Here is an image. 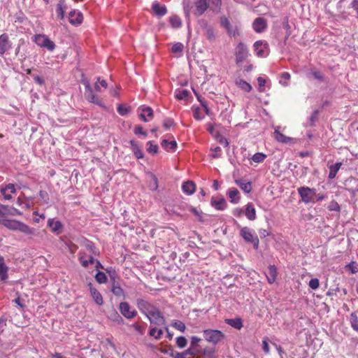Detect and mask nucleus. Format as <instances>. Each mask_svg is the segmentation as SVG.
<instances>
[{"mask_svg": "<svg viewBox=\"0 0 358 358\" xmlns=\"http://www.w3.org/2000/svg\"><path fill=\"white\" fill-rule=\"evenodd\" d=\"M65 8V6L62 2L57 5L56 13L57 17L60 20H63L64 18Z\"/></svg>", "mask_w": 358, "mask_h": 358, "instance_id": "nucleus-46", "label": "nucleus"}, {"mask_svg": "<svg viewBox=\"0 0 358 358\" xmlns=\"http://www.w3.org/2000/svg\"><path fill=\"white\" fill-rule=\"evenodd\" d=\"M328 209L330 210V211H336V212H339L341 210V208H340V206L339 204L334 200L331 201L329 206H328Z\"/></svg>", "mask_w": 358, "mask_h": 358, "instance_id": "nucleus-57", "label": "nucleus"}, {"mask_svg": "<svg viewBox=\"0 0 358 358\" xmlns=\"http://www.w3.org/2000/svg\"><path fill=\"white\" fill-rule=\"evenodd\" d=\"M266 158V155L262 152H257L252 157V160L255 163H261Z\"/></svg>", "mask_w": 358, "mask_h": 358, "instance_id": "nucleus-51", "label": "nucleus"}, {"mask_svg": "<svg viewBox=\"0 0 358 358\" xmlns=\"http://www.w3.org/2000/svg\"><path fill=\"white\" fill-rule=\"evenodd\" d=\"M193 117L196 120H202L204 118V115L199 107L193 108Z\"/></svg>", "mask_w": 358, "mask_h": 358, "instance_id": "nucleus-55", "label": "nucleus"}, {"mask_svg": "<svg viewBox=\"0 0 358 358\" xmlns=\"http://www.w3.org/2000/svg\"><path fill=\"white\" fill-rule=\"evenodd\" d=\"M111 320H113L114 322H116L118 324H121L123 322L122 317L118 314L117 312L115 311L110 317Z\"/></svg>", "mask_w": 358, "mask_h": 358, "instance_id": "nucleus-64", "label": "nucleus"}, {"mask_svg": "<svg viewBox=\"0 0 358 358\" xmlns=\"http://www.w3.org/2000/svg\"><path fill=\"white\" fill-rule=\"evenodd\" d=\"M90 294L93 300L97 305L101 306L103 303L101 294L96 289L93 287L91 283H90Z\"/></svg>", "mask_w": 358, "mask_h": 358, "instance_id": "nucleus-23", "label": "nucleus"}, {"mask_svg": "<svg viewBox=\"0 0 358 358\" xmlns=\"http://www.w3.org/2000/svg\"><path fill=\"white\" fill-rule=\"evenodd\" d=\"M205 341L213 345H216L224 341L225 334L220 330L207 329L203 330Z\"/></svg>", "mask_w": 358, "mask_h": 358, "instance_id": "nucleus-2", "label": "nucleus"}, {"mask_svg": "<svg viewBox=\"0 0 358 358\" xmlns=\"http://www.w3.org/2000/svg\"><path fill=\"white\" fill-rule=\"evenodd\" d=\"M110 291L116 296H123L124 298V291L120 287L111 286Z\"/></svg>", "mask_w": 358, "mask_h": 358, "instance_id": "nucleus-52", "label": "nucleus"}, {"mask_svg": "<svg viewBox=\"0 0 358 358\" xmlns=\"http://www.w3.org/2000/svg\"><path fill=\"white\" fill-rule=\"evenodd\" d=\"M171 26L174 29L180 28L182 25L180 18L178 15H173L169 19Z\"/></svg>", "mask_w": 358, "mask_h": 358, "instance_id": "nucleus-41", "label": "nucleus"}, {"mask_svg": "<svg viewBox=\"0 0 358 358\" xmlns=\"http://www.w3.org/2000/svg\"><path fill=\"white\" fill-rule=\"evenodd\" d=\"M154 14L158 17H162L167 13L166 7L157 2H154L152 6Z\"/></svg>", "mask_w": 358, "mask_h": 358, "instance_id": "nucleus-22", "label": "nucleus"}, {"mask_svg": "<svg viewBox=\"0 0 358 358\" xmlns=\"http://www.w3.org/2000/svg\"><path fill=\"white\" fill-rule=\"evenodd\" d=\"M88 101L93 103L100 107L106 108L104 103L102 102L101 100L99 99V98L96 94L92 96L90 100H89Z\"/></svg>", "mask_w": 358, "mask_h": 358, "instance_id": "nucleus-59", "label": "nucleus"}, {"mask_svg": "<svg viewBox=\"0 0 358 358\" xmlns=\"http://www.w3.org/2000/svg\"><path fill=\"white\" fill-rule=\"evenodd\" d=\"M83 20V14L81 12L76 10H71L69 13V22L73 25H79L82 23Z\"/></svg>", "mask_w": 358, "mask_h": 358, "instance_id": "nucleus-12", "label": "nucleus"}, {"mask_svg": "<svg viewBox=\"0 0 358 358\" xmlns=\"http://www.w3.org/2000/svg\"><path fill=\"white\" fill-rule=\"evenodd\" d=\"M95 280L99 284H103L107 282V277L105 273L99 271L95 275Z\"/></svg>", "mask_w": 358, "mask_h": 358, "instance_id": "nucleus-47", "label": "nucleus"}, {"mask_svg": "<svg viewBox=\"0 0 358 358\" xmlns=\"http://www.w3.org/2000/svg\"><path fill=\"white\" fill-rule=\"evenodd\" d=\"M235 55L236 63L245 61L248 55L247 46L243 43H239L236 48Z\"/></svg>", "mask_w": 358, "mask_h": 358, "instance_id": "nucleus-9", "label": "nucleus"}, {"mask_svg": "<svg viewBox=\"0 0 358 358\" xmlns=\"http://www.w3.org/2000/svg\"><path fill=\"white\" fill-rule=\"evenodd\" d=\"M225 322L231 327L240 330L243 327V320L240 317L227 319Z\"/></svg>", "mask_w": 358, "mask_h": 358, "instance_id": "nucleus-32", "label": "nucleus"}, {"mask_svg": "<svg viewBox=\"0 0 358 358\" xmlns=\"http://www.w3.org/2000/svg\"><path fill=\"white\" fill-rule=\"evenodd\" d=\"M342 166V163L341 162H336V164H333V165H331L329 166V179H334L338 171H339V169H341Z\"/></svg>", "mask_w": 358, "mask_h": 358, "instance_id": "nucleus-36", "label": "nucleus"}, {"mask_svg": "<svg viewBox=\"0 0 358 358\" xmlns=\"http://www.w3.org/2000/svg\"><path fill=\"white\" fill-rule=\"evenodd\" d=\"M106 272L110 277V281H114L117 278V273L115 269L111 266L105 268Z\"/></svg>", "mask_w": 358, "mask_h": 358, "instance_id": "nucleus-53", "label": "nucleus"}, {"mask_svg": "<svg viewBox=\"0 0 358 358\" xmlns=\"http://www.w3.org/2000/svg\"><path fill=\"white\" fill-rule=\"evenodd\" d=\"M196 15L198 16L202 15L206 10L210 7L207 0H196Z\"/></svg>", "mask_w": 358, "mask_h": 358, "instance_id": "nucleus-15", "label": "nucleus"}, {"mask_svg": "<svg viewBox=\"0 0 358 358\" xmlns=\"http://www.w3.org/2000/svg\"><path fill=\"white\" fill-rule=\"evenodd\" d=\"M267 26L266 20L263 17L256 18L252 23V28L257 33L262 32Z\"/></svg>", "mask_w": 358, "mask_h": 358, "instance_id": "nucleus-16", "label": "nucleus"}, {"mask_svg": "<svg viewBox=\"0 0 358 358\" xmlns=\"http://www.w3.org/2000/svg\"><path fill=\"white\" fill-rule=\"evenodd\" d=\"M117 111L120 115L124 116L129 113V109L127 106L120 104L117 106Z\"/></svg>", "mask_w": 358, "mask_h": 358, "instance_id": "nucleus-60", "label": "nucleus"}, {"mask_svg": "<svg viewBox=\"0 0 358 358\" xmlns=\"http://www.w3.org/2000/svg\"><path fill=\"white\" fill-rule=\"evenodd\" d=\"M136 305L139 311L145 317H148V315H150V313L157 308L156 305L143 298H138Z\"/></svg>", "mask_w": 358, "mask_h": 358, "instance_id": "nucleus-6", "label": "nucleus"}, {"mask_svg": "<svg viewBox=\"0 0 358 358\" xmlns=\"http://www.w3.org/2000/svg\"><path fill=\"white\" fill-rule=\"evenodd\" d=\"M81 245L83 247H85L87 250H89L92 255H99V252L92 241L83 238L81 240Z\"/></svg>", "mask_w": 358, "mask_h": 358, "instance_id": "nucleus-18", "label": "nucleus"}, {"mask_svg": "<svg viewBox=\"0 0 358 358\" xmlns=\"http://www.w3.org/2000/svg\"><path fill=\"white\" fill-rule=\"evenodd\" d=\"M228 196L232 203H238L240 200L239 191L236 188H231L228 190Z\"/></svg>", "mask_w": 358, "mask_h": 358, "instance_id": "nucleus-33", "label": "nucleus"}, {"mask_svg": "<svg viewBox=\"0 0 358 358\" xmlns=\"http://www.w3.org/2000/svg\"><path fill=\"white\" fill-rule=\"evenodd\" d=\"M349 322L352 329L358 332V317L355 312H352L350 315Z\"/></svg>", "mask_w": 358, "mask_h": 358, "instance_id": "nucleus-38", "label": "nucleus"}, {"mask_svg": "<svg viewBox=\"0 0 358 358\" xmlns=\"http://www.w3.org/2000/svg\"><path fill=\"white\" fill-rule=\"evenodd\" d=\"M201 350L190 345L189 348L182 352L176 353V358H186L187 355L196 356L200 354Z\"/></svg>", "mask_w": 358, "mask_h": 358, "instance_id": "nucleus-17", "label": "nucleus"}, {"mask_svg": "<svg viewBox=\"0 0 358 358\" xmlns=\"http://www.w3.org/2000/svg\"><path fill=\"white\" fill-rule=\"evenodd\" d=\"M163 334L164 331L162 329H157L156 327H152L149 331V335L154 337L156 340H159Z\"/></svg>", "mask_w": 358, "mask_h": 358, "instance_id": "nucleus-43", "label": "nucleus"}, {"mask_svg": "<svg viewBox=\"0 0 358 358\" xmlns=\"http://www.w3.org/2000/svg\"><path fill=\"white\" fill-rule=\"evenodd\" d=\"M79 262L80 263V264L82 265L83 267L84 268H87L89 266L90 264L88 262V260H87L85 257V253L83 252L82 251H80L79 252Z\"/></svg>", "mask_w": 358, "mask_h": 358, "instance_id": "nucleus-56", "label": "nucleus"}, {"mask_svg": "<svg viewBox=\"0 0 358 358\" xmlns=\"http://www.w3.org/2000/svg\"><path fill=\"white\" fill-rule=\"evenodd\" d=\"M189 211L192 213L194 215L198 217L199 222H203L202 212L198 210L196 208L193 206H190L189 208Z\"/></svg>", "mask_w": 358, "mask_h": 358, "instance_id": "nucleus-58", "label": "nucleus"}, {"mask_svg": "<svg viewBox=\"0 0 358 358\" xmlns=\"http://www.w3.org/2000/svg\"><path fill=\"white\" fill-rule=\"evenodd\" d=\"M0 192L5 200H10L12 198L11 194H15L16 189L15 188L14 185L8 184L6 186H1Z\"/></svg>", "mask_w": 358, "mask_h": 358, "instance_id": "nucleus-11", "label": "nucleus"}, {"mask_svg": "<svg viewBox=\"0 0 358 358\" xmlns=\"http://www.w3.org/2000/svg\"><path fill=\"white\" fill-rule=\"evenodd\" d=\"M187 344V341L184 336H178L176 338V345L179 348H184Z\"/></svg>", "mask_w": 358, "mask_h": 358, "instance_id": "nucleus-54", "label": "nucleus"}, {"mask_svg": "<svg viewBox=\"0 0 358 358\" xmlns=\"http://www.w3.org/2000/svg\"><path fill=\"white\" fill-rule=\"evenodd\" d=\"M48 225L51 228L52 232H59L62 227V224L60 221H55L53 219L48 220Z\"/></svg>", "mask_w": 358, "mask_h": 358, "instance_id": "nucleus-35", "label": "nucleus"}, {"mask_svg": "<svg viewBox=\"0 0 358 358\" xmlns=\"http://www.w3.org/2000/svg\"><path fill=\"white\" fill-rule=\"evenodd\" d=\"M33 41L42 48L52 52L55 48V44L49 37L44 34H36L33 36Z\"/></svg>", "mask_w": 358, "mask_h": 358, "instance_id": "nucleus-5", "label": "nucleus"}, {"mask_svg": "<svg viewBox=\"0 0 358 358\" xmlns=\"http://www.w3.org/2000/svg\"><path fill=\"white\" fill-rule=\"evenodd\" d=\"M119 310L125 318L129 320L133 319L138 314L137 311L135 309H132L129 303L126 301L120 303Z\"/></svg>", "mask_w": 358, "mask_h": 358, "instance_id": "nucleus-7", "label": "nucleus"}, {"mask_svg": "<svg viewBox=\"0 0 358 358\" xmlns=\"http://www.w3.org/2000/svg\"><path fill=\"white\" fill-rule=\"evenodd\" d=\"M138 110H141L139 114L140 118L143 122H148V120L146 118V117H152L153 116V110L152 108L149 106H142L139 108Z\"/></svg>", "mask_w": 358, "mask_h": 358, "instance_id": "nucleus-25", "label": "nucleus"}, {"mask_svg": "<svg viewBox=\"0 0 358 358\" xmlns=\"http://www.w3.org/2000/svg\"><path fill=\"white\" fill-rule=\"evenodd\" d=\"M277 268L275 265H269L268 267V274L266 275V278L268 282L270 284H273L277 278Z\"/></svg>", "mask_w": 358, "mask_h": 358, "instance_id": "nucleus-27", "label": "nucleus"}, {"mask_svg": "<svg viewBox=\"0 0 358 358\" xmlns=\"http://www.w3.org/2000/svg\"><path fill=\"white\" fill-rule=\"evenodd\" d=\"M220 24L222 27H223L228 36L231 38H236L241 35V23L235 22L232 23L229 21L228 17L223 15L220 17Z\"/></svg>", "mask_w": 358, "mask_h": 358, "instance_id": "nucleus-1", "label": "nucleus"}, {"mask_svg": "<svg viewBox=\"0 0 358 358\" xmlns=\"http://www.w3.org/2000/svg\"><path fill=\"white\" fill-rule=\"evenodd\" d=\"M146 317L149 320L151 324L156 325H163L166 322V319L158 307L150 313V315H148V317Z\"/></svg>", "mask_w": 358, "mask_h": 358, "instance_id": "nucleus-8", "label": "nucleus"}, {"mask_svg": "<svg viewBox=\"0 0 358 358\" xmlns=\"http://www.w3.org/2000/svg\"><path fill=\"white\" fill-rule=\"evenodd\" d=\"M184 48V45L182 43H175L171 48V50L173 52L177 53V52H182Z\"/></svg>", "mask_w": 358, "mask_h": 358, "instance_id": "nucleus-61", "label": "nucleus"}, {"mask_svg": "<svg viewBox=\"0 0 358 358\" xmlns=\"http://www.w3.org/2000/svg\"><path fill=\"white\" fill-rule=\"evenodd\" d=\"M129 143L131 145L132 152L136 157V158L138 159H143L144 157V153L141 148L137 143V142L135 141L134 140H131L129 141Z\"/></svg>", "mask_w": 358, "mask_h": 358, "instance_id": "nucleus-19", "label": "nucleus"}, {"mask_svg": "<svg viewBox=\"0 0 358 358\" xmlns=\"http://www.w3.org/2000/svg\"><path fill=\"white\" fill-rule=\"evenodd\" d=\"M7 271L8 268L4 264V259L2 257L0 256V279L1 280H5L7 279Z\"/></svg>", "mask_w": 358, "mask_h": 358, "instance_id": "nucleus-39", "label": "nucleus"}, {"mask_svg": "<svg viewBox=\"0 0 358 358\" xmlns=\"http://www.w3.org/2000/svg\"><path fill=\"white\" fill-rule=\"evenodd\" d=\"M301 200L306 204L315 203V195H316V189L306 186H301L297 189Z\"/></svg>", "mask_w": 358, "mask_h": 358, "instance_id": "nucleus-4", "label": "nucleus"}, {"mask_svg": "<svg viewBox=\"0 0 358 358\" xmlns=\"http://www.w3.org/2000/svg\"><path fill=\"white\" fill-rule=\"evenodd\" d=\"M195 189L196 185L193 181L191 180L185 182L182 185V192L187 195H191L194 194Z\"/></svg>", "mask_w": 358, "mask_h": 358, "instance_id": "nucleus-26", "label": "nucleus"}, {"mask_svg": "<svg viewBox=\"0 0 358 358\" xmlns=\"http://www.w3.org/2000/svg\"><path fill=\"white\" fill-rule=\"evenodd\" d=\"M20 214V213L17 209L12 206H5L0 203V217L6 215H16Z\"/></svg>", "mask_w": 358, "mask_h": 358, "instance_id": "nucleus-14", "label": "nucleus"}, {"mask_svg": "<svg viewBox=\"0 0 358 358\" xmlns=\"http://www.w3.org/2000/svg\"><path fill=\"white\" fill-rule=\"evenodd\" d=\"M345 268L352 274H355L358 273V264L356 262L352 261L345 266Z\"/></svg>", "mask_w": 358, "mask_h": 358, "instance_id": "nucleus-49", "label": "nucleus"}, {"mask_svg": "<svg viewBox=\"0 0 358 358\" xmlns=\"http://www.w3.org/2000/svg\"><path fill=\"white\" fill-rule=\"evenodd\" d=\"M158 145L153 143L152 141L147 143V152L151 155H155L158 152Z\"/></svg>", "mask_w": 358, "mask_h": 358, "instance_id": "nucleus-45", "label": "nucleus"}, {"mask_svg": "<svg viewBox=\"0 0 358 358\" xmlns=\"http://www.w3.org/2000/svg\"><path fill=\"white\" fill-rule=\"evenodd\" d=\"M256 55L260 57H265L268 55V45L266 41H257L254 43Z\"/></svg>", "mask_w": 358, "mask_h": 358, "instance_id": "nucleus-10", "label": "nucleus"}, {"mask_svg": "<svg viewBox=\"0 0 358 358\" xmlns=\"http://www.w3.org/2000/svg\"><path fill=\"white\" fill-rule=\"evenodd\" d=\"M307 77L308 78L313 77L315 80H320V81H324V74L321 71L317 70L315 68H310L309 69V71L307 73Z\"/></svg>", "mask_w": 358, "mask_h": 358, "instance_id": "nucleus-31", "label": "nucleus"}, {"mask_svg": "<svg viewBox=\"0 0 358 358\" xmlns=\"http://www.w3.org/2000/svg\"><path fill=\"white\" fill-rule=\"evenodd\" d=\"M236 84L240 89L247 92H250L252 89L251 85L243 79L236 80Z\"/></svg>", "mask_w": 358, "mask_h": 358, "instance_id": "nucleus-37", "label": "nucleus"}, {"mask_svg": "<svg viewBox=\"0 0 358 358\" xmlns=\"http://www.w3.org/2000/svg\"><path fill=\"white\" fill-rule=\"evenodd\" d=\"M210 3V9L216 13H220L222 6L221 0H209Z\"/></svg>", "mask_w": 358, "mask_h": 358, "instance_id": "nucleus-42", "label": "nucleus"}, {"mask_svg": "<svg viewBox=\"0 0 358 358\" xmlns=\"http://www.w3.org/2000/svg\"><path fill=\"white\" fill-rule=\"evenodd\" d=\"M238 227L240 228V236L243 238V240L246 243L252 244L253 248L255 250H257L259 241L255 231L248 227H242L239 224H238Z\"/></svg>", "mask_w": 358, "mask_h": 358, "instance_id": "nucleus-3", "label": "nucleus"}, {"mask_svg": "<svg viewBox=\"0 0 358 358\" xmlns=\"http://www.w3.org/2000/svg\"><path fill=\"white\" fill-rule=\"evenodd\" d=\"M291 78L290 74L288 72H282L280 76L279 83L282 86H287L289 85L288 80Z\"/></svg>", "mask_w": 358, "mask_h": 358, "instance_id": "nucleus-44", "label": "nucleus"}, {"mask_svg": "<svg viewBox=\"0 0 358 358\" xmlns=\"http://www.w3.org/2000/svg\"><path fill=\"white\" fill-rule=\"evenodd\" d=\"M235 182L244 192L248 194L252 191V184L250 182H246L245 180L241 178L236 180Z\"/></svg>", "mask_w": 358, "mask_h": 358, "instance_id": "nucleus-28", "label": "nucleus"}, {"mask_svg": "<svg viewBox=\"0 0 358 358\" xmlns=\"http://www.w3.org/2000/svg\"><path fill=\"white\" fill-rule=\"evenodd\" d=\"M309 287L313 289H316L320 286V281L317 278H312L308 283Z\"/></svg>", "mask_w": 358, "mask_h": 358, "instance_id": "nucleus-63", "label": "nucleus"}, {"mask_svg": "<svg viewBox=\"0 0 358 358\" xmlns=\"http://www.w3.org/2000/svg\"><path fill=\"white\" fill-rule=\"evenodd\" d=\"M279 129H280L279 127H278L275 129V131L273 133V136H274L275 139L278 142L282 143H287L290 142L291 138L287 137V136H285L284 134H282V133H280Z\"/></svg>", "mask_w": 358, "mask_h": 358, "instance_id": "nucleus-29", "label": "nucleus"}, {"mask_svg": "<svg viewBox=\"0 0 358 358\" xmlns=\"http://www.w3.org/2000/svg\"><path fill=\"white\" fill-rule=\"evenodd\" d=\"M132 328L134 329V330L139 334V335H143L145 332L147 324L142 322H134L131 325Z\"/></svg>", "mask_w": 358, "mask_h": 358, "instance_id": "nucleus-34", "label": "nucleus"}, {"mask_svg": "<svg viewBox=\"0 0 358 358\" xmlns=\"http://www.w3.org/2000/svg\"><path fill=\"white\" fill-rule=\"evenodd\" d=\"M173 125H174L173 119L170 118V117L164 119V120L163 122V126L166 130L169 129Z\"/></svg>", "mask_w": 358, "mask_h": 358, "instance_id": "nucleus-62", "label": "nucleus"}, {"mask_svg": "<svg viewBox=\"0 0 358 358\" xmlns=\"http://www.w3.org/2000/svg\"><path fill=\"white\" fill-rule=\"evenodd\" d=\"M171 326L177 330H179L181 332H185L186 329V327L184 322L180 320H174L171 324Z\"/></svg>", "mask_w": 358, "mask_h": 358, "instance_id": "nucleus-50", "label": "nucleus"}, {"mask_svg": "<svg viewBox=\"0 0 358 358\" xmlns=\"http://www.w3.org/2000/svg\"><path fill=\"white\" fill-rule=\"evenodd\" d=\"M189 92L187 90H178L176 91V97L178 100H182L187 98Z\"/></svg>", "mask_w": 358, "mask_h": 358, "instance_id": "nucleus-48", "label": "nucleus"}, {"mask_svg": "<svg viewBox=\"0 0 358 358\" xmlns=\"http://www.w3.org/2000/svg\"><path fill=\"white\" fill-rule=\"evenodd\" d=\"M215 350L213 348L206 347L202 350H201L200 354H202L203 357L208 358H216L215 355Z\"/></svg>", "mask_w": 358, "mask_h": 358, "instance_id": "nucleus-40", "label": "nucleus"}, {"mask_svg": "<svg viewBox=\"0 0 358 358\" xmlns=\"http://www.w3.org/2000/svg\"><path fill=\"white\" fill-rule=\"evenodd\" d=\"M244 214L249 220L253 221L256 219V210L252 203H248L245 206Z\"/></svg>", "mask_w": 358, "mask_h": 358, "instance_id": "nucleus-21", "label": "nucleus"}, {"mask_svg": "<svg viewBox=\"0 0 358 358\" xmlns=\"http://www.w3.org/2000/svg\"><path fill=\"white\" fill-rule=\"evenodd\" d=\"M26 71L27 75V78L28 80H32L39 85H43L44 84L43 78L37 73L36 69H28Z\"/></svg>", "mask_w": 358, "mask_h": 358, "instance_id": "nucleus-13", "label": "nucleus"}, {"mask_svg": "<svg viewBox=\"0 0 358 358\" xmlns=\"http://www.w3.org/2000/svg\"><path fill=\"white\" fill-rule=\"evenodd\" d=\"M161 145L167 152H174L177 148V143L176 141H169L166 139H164L161 143Z\"/></svg>", "mask_w": 358, "mask_h": 358, "instance_id": "nucleus-30", "label": "nucleus"}, {"mask_svg": "<svg viewBox=\"0 0 358 358\" xmlns=\"http://www.w3.org/2000/svg\"><path fill=\"white\" fill-rule=\"evenodd\" d=\"M10 48L8 36L6 34L0 36V55L4 54Z\"/></svg>", "mask_w": 358, "mask_h": 358, "instance_id": "nucleus-20", "label": "nucleus"}, {"mask_svg": "<svg viewBox=\"0 0 358 358\" xmlns=\"http://www.w3.org/2000/svg\"><path fill=\"white\" fill-rule=\"evenodd\" d=\"M210 204L213 207H214L216 210H224L227 208V203L224 198L221 197L218 199H215V198H212Z\"/></svg>", "mask_w": 358, "mask_h": 358, "instance_id": "nucleus-24", "label": "nucleus"}]
</instances>
